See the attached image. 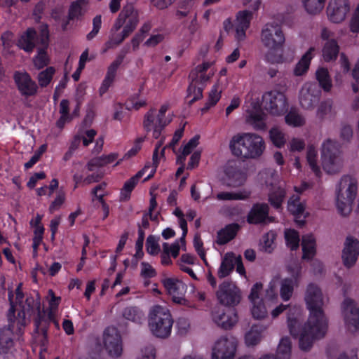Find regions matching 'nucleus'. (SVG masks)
<instances>
[{"label": "nucleus", "mask_w": 359, "mask_h": 359, "mask_svg": "<svg viewBox=\"0 0 359 359\" xmlns=\"http://www.w3.org/2000/svg\"><path fill=\"white\" fill-rule=\"evenodd\" d=\"M304 302L309 311L307 322L302 325L303 309L299 306H293L287 311V325L291 335L299 338L300 348L307 351L314 340L325 335L328 324L323 311V294L318 285L314 283L307 285Z\"/></svg>", "instance_id": "1"}, {"label": "nucleus", "mask_w": 359, "mask_h": 359, "mask_svg": "<svg viewBox=\"0 0 359 359\" xmlns=\"http://www.w3.org/2000/svg\"><path fill=\"white\" fill-rule=\"evenodd\" d=\"M11 304L8 310V327L0 330V353H7L13 346L15 336L20 334L22 329L29 322L32 315H36L35 325L40 329L43 320L44 311L41 309L40 297L38 294H30L25 298L19 284L14 292H9Z\"/></svg>", "instance_id": "2"}, {"label": "nucleus", "mask_w": 359, "mask_h": 359, "mask_svg": "<svg viewBox=\"0 0 359 359\" xmlns=\"http://www.w3.org/2000/svg\"><path fill=\"white\" fill-rule=\"evenodd\" d=\"M260 42L267 49L264 60L271 64L290 62L292 58L286 56L283 46L285 36L279 25L275 22L265 24L261 30Z\"/></svg>", "instance_id": "3"}, {"label": "nucleus", "mask_w": 359, "mask_h": 359, "mask_svg": "<svg viewBox=\"0 0 359 359\" xmlns=\"http://www.w3.org/2000/svg\"><path fill=\"white\" fill-rule=\"evenodd\" d=\"M232 154L243 158H257L264 153L266 145L263 138L257 134L244 133L234 135L230 141Z\"/></svg>", "instance_id": "4"}, {"label": "nucleus", "mask_w": 359, "mask_h": 359, "mask_svg": "<svg viewBox=\"0 0 359 359\" xmlns=\"http://www.w3.org/2000/svg\"><path fill=\"white\" fill-rule=\"evenodd\" d=\"M140 20V13L139 9L131 4L126 5L118 14L111 32H117L120 29H122V30L117 35L112 34L111 40L106 43L107 48H111L112 43L119 44L129 36L136 29Z\"/></svg>", "instance_id": "5"}, {"label": "nucleus", "mask_w": 359, "mask_h": 359, "mask_svg": "<svg viewBox=\"0 0 359 359\" xmlns=\"http://www.w3.org/2000/svg\"><path fill=\"white\" fill-rule=\"evenodd\" d=\"M358 194V180L351 175L343 176L335 192V205L341 216L348 217L351 214Z\"/></svg>", "instance_id": "6"}, {"label": "nucleus", "mask_w": 359, "mask_h": 359, "mask_svg": "<svg viewBox=\"0 0 359 359\" xmlns=\"http://www.w3.org/2000/svg\"><path fill=\"white\" fill-rule=\"evenodd\" d=\"M173 319L168 308L162 305L151 307L148 314V327L156 337L164 339L170 336Z\"/></svg>", "instance_id": "7"}, {"label": "nucleus", "mask_w": 359, "mask_h": 359, "mask_svg": "<svg viewBox=\"0 0 359 359\" xmlns=\"http://www.w3.org/2000/svg\"><path fill=\"white\" fill-rule=\"evenodd\" d=\"M170 104L164 102L157 112L154 109L149 110L144 116L143 126L148 132H152L154 138H158L163 130L171 123L173 113L170 111Z\"/></svg>", "instance_id": "8"}, {"label": "nucleus", "mask_w": 359, "mask_h": 359, "mask_svg": "<svg viewBox=\"0 0 359 359\" xmlns=\"http://www.w3.org/2000/svg\"><path fill=\"white\" fill-rule=\"evenodd\" d=\"M161 141L159 142L154 151L153 164L147 163L136 175L126 180L120 191V200L122 201H128L130 198L131 193L136 185L142 179V182H146L151 179L156 170L157 164L156 158L158 149L161 147Z\"/></svg>", "instance_id": "9"}, {"label": "nucleus", "mask_w": 359, "mask_h": 359, "mask_svg": "<svg viewBox=\"0 0 359 359\" xmlns=\"http://www.w3.org/2000/svg\"><path fill=\"white\" fill-rule=\"evenodd\" d=\"M339 144L330 139L323 142L321 148V164L329 174H334L342 167V160L339 155Z\"/></svg>", "instance_id": "10"}, {"label": "nucleus", "mask_w": 359, "mask_h": 359, "mask_svg": "<svg viewBox=\"0 0 359 359\" xmlns=\"http://www.w3.org/2000/svg\"><path fill=\"white\" fill-rule=\"evenodd\" d=\"M253 15L248 9L236 13L233 22L230 19H226L223 22L224 30L229 32L234 30V37L237 41H243L246 37V32L250 26Z\"/></svg>", "instance_id": "11"}, {"label": "nucleus", "mask_w": 359, "mask_h": 359, "mask_svg": "<svg viewBox=\"0 0 359 359\" xmlns=\"http://www.w3.org/2000/svg\"><path fill=\"white\" fill-rule=\"evenodd\" d=\"M250 313L256 320L264 319L268 316V304L263 298V285L261 283H255L248 295Z\"/></svg>", "instance_id": "12"}, {"label": "nucleus", "mask_w": 359, "mask_h": 359, "mask_svg": "<svg viewBox=\"0 0 359 359\" xmlns=\"http://www.w3.org/2000/svg\"><path fill=\"white\" fill-rule=\"evenodd\" d=\"M262 99L266 109L273 116H281L288 108V102L285 93L276 88L266 92L263 95Z\"/></svg>", "instance_id": "13"}, {"label": "nucleus", "mask_w": 359, "mask_h": 359, "mask_svg": "<svg viewBox=\"0 0 359 359\" xmlns=\"http://www.w3.org/2000/svg\"><path fill=\"white\" fill-rule=\"evenodd\" d=\"M246 121L257 130L264 129L266 127V115L261 108L259 97H253L248 95L245 103Z\"/></svg>", "instance_id": "14"}, {"label": "nucleus", "mask_w": 359, "mask_h": 359, "mask_svg": "<svg viewBox=\"0 0 359 359\" xmlns=\"http://www.w3.org/2000/svg\"><path fill=\"white\" fill-rule=\"evenodd\" d=\"M238 341L229 335L218 338L214 343L211 359H233L236 353Z\"/></svg>", "instance_id": "15"}, {"label": "nucleus", "mask_w": 359, "mask_h": 359, "mask_svg": "<svg viewBox=\"0 0 359 359\" xmlns=\"http://www.w3.org/2000/svg\"><path fill=\"white\" fill-rule=\"evenodd\" d=\"M350 11V0H329L327 15L332 22L341 23L346 20Z\"/></svg>", "instance_id": "16"}, {"label": "nucleus", "mask_w": 359, "mask_h": 359, "mask_svg": "<svg viewBox=\"0 0 359 359\" xmlns=\"http://www.w3.org/2000/svg\"><path fill=\"white\" fill-rule=\"evenodd\" d=\"M247 179L244 169L239 168L235 163H228L224 168L222 183L226 186L237 187L242 186Z\"/></svg>", "instance_id": "17"}, {"label": "nucleus", "mask_w": 359, "mask_h": 359, "mask_svg": "<svg viewBox=\"0 0 359 359\" xmlns=\"http://www.w3.org/2000/svg\"><path fill=\"white\" fill-rule=\"evenodd\" d=\"M104 347L109 356L119 357L123 351L121 337L117 329L107 327L103 334Z\"/></svg>", "instance_id": "18"}, {"label": "nucleus", "mask_w": 359, "mask_h": 359, "mask_svg": "<svg viewBox=\"0 0 359 359\" xmlns=\"http://www.w3.org/2000/svg\"><path fill=\"white\" fill-rule=\"evenodd\" d=\"M162 283L174 302H184L187 286L182 281L175 277H166L162 280Z\"/></svg>", "instance_id": "19"}, {"label": "nucleus", "mask_w": 359, "mask_h": 359, "mask_svg": "<svg viewBox=\"0 0 359 359\" xmlns=\"http://www.w3.org/2000/svg\"><path fill=\"white\" fill-rule=\"evenodd\" d=\"M217 297L224 305H235L240 302L241 291L235 284L224 282L219 285Z\"/></svg>", "instance_id": "20"}, {"label": "nucleus", "mask_w": 359, "mask_h": 359, "mask_svg": "<svg viewBox=\"0 0 359 359\" xmlns=\"http://www.w3.org/2000/svg\"><path fill=\"white\" fill-rule=\"evenodd\" d=\"M342 312L348 330L351 332L356 331L359 327V309L356 308L354 301L346 299L342 304Z\"/></svg>", "instance_id": "21"}, {"label": "nucleus", "mask_w": 359, "mask_h": 359, "mask_svg": "<svg viewBox=\"0 0 359 359\" xmlns=\"http://www.w3.org/2000/svg\"><path fill=\"white\" fill-rule=\"evenodd\" d=\"M172 213L177 218V222L182 230L181 238L172 244H168V253L175 258L178 256L180 250H186L185 237L188 229L187 224H186L182 210L179 208H176Z\"/></svg>", "instance_id": "22"}, {"label": "nucleus", "mask_w": 359, "mask_h": 359, "mask_svg": "<svg viewBox=\"0 0 359 359\" xmlns=\"http://www.w3.org/2000/svg\"><path fill=\"white\" fill-rule=\"evenodd\" d=\"M359 255V241L353 237L348 236L344 243V248L342 252V260L346 267L353 266Z\"/></svg>", "instance_id": "23"}, {"label": "nucleus", "mask_w": 359, "mask_h": 359, "mask_svg": "<svg viewBox=\"0 0 359 359\" xmlns=\"http://www.w3.org/2000/svg\"><path fill=\"white\" fill-rule=\"evenodd\" d=\"M19 91L24 95L32 96L37 91V85L25 72H18L14 75Z\"/></svg>", "instance_id": "24"}, {"label": "nucleus", "mask_w": 359, "mask_h": 359, "mask_svg": "<svg viewBox=\"0 0 359 359\" xmlns=\"http://www.w3.org/2000/svg\"><path fill=\"white\" fill-rule=\"evenodd\" d=\"M319 92L314 83H305L300 90L299 102L304 109H311L318 101Z\"/></svg>", "instance_id": "25"}, {"label": "nucleus", "mask_w": 359, "mask_h": 359, "mask_svg": "<svg viewBox=\"0 0 359 359\" xmlns=\"http://www.w3.org/2000/svg\"><path fill=\"white\" fill-rule=\"evenodd\" d=\"M213 320L220 327L229 329L238 321V316L233 309H217L212 313Z\"/></svg>", "instance_id": "26"}, {"label": "nucleus", "mask_w": 359, "mask_h": 359, "mask_svg": "<svg viewBox=\"0 0 359 359\" xmlns=\"http://www.w3.org/2000/svg\"><path fill=\"white\" fill-rule=\"evenodd\" d=\"M213 65L214 62L206 61L196 66L189 74L191 83L197 84L208 81L214 74V72L212 69L209 71Z\"/></svg>", "instance_id": "27"}, {"label": "nucleus", "mask_w": 359, "mask_h": 359, "mask_svg": "<svg viewBox=\"0 0 359 359\" xmlns=\"http://www.w3.org/2000/svg\"><path fill=\"white\" fill-rule=\"evenodd\" d=\"M248 222L250 224H259L271 222L269 216V206L265 203L254 205L248 215Z\"/></svg>", "instance_id": "28"}, {"label": "nucleus", "mask_w": 359, "mask_h": 359, "mask_svg": "<svg viewBox=\"0 0 359 359\" xmlns=\"http://www.w3.org/2000/svg\"><path fill=\"white\" fill-rule=\"evenodd\" d=\"M240 255L232 252L225 253L221 259V264L217 271L219 278L228 276L234 269L236 262H239Z\"/></svg>", "instance_id": "29"}, {"label": "nucleus", "mask_w": 359, "mask_h": 359, "mask_svg": "<svg viewBox=\"0 0 359 359\" xmlns=\"http://www.w3.org/2000/svg\"><path fill=\"white\" fill-rule=\"evenodd\" d=\"M287 209L294 216L295 222L299 225L304 223L308 214L305 212L304 204L299 201V196H293L289 199Z\"/></svg>", "instance_id": "30"}, {"label": "nucleus", "mask_w": 359, "mask_h": 359, "mask_svg": "<svg viewBox=\"0 0 359 359\" xmlns=\"http://www.w3.org/2000/svg\"><path fill=\"white\" fill-rule=\"evenodd\" d=\"M266 327L261 324H255L245 334V344L247 346L257 345L264 338Z\"/></svg>", "instance_id": "31"}, {"label": "nucleus", "mask_w": 359, "mask_h": 359, "mask_svg": "<svg viewBox=\"0 0 359 359\" xmlns=\"http://www.w3.org/2000/svg\"><path fill=\"white\" fill-rule=\"evenodd\" d=\"M298 285V281L290 278L279 279L280 297L284 302L289 301L292 297L294 287Z\"/></svg>", "instance_id": "32"}, {"label": "nucleus", "mask_w": 359, "mask_h": 359, "mask_svg": "<svg viewBox=\"0 0 359 359\" xmlns=\"http://www.w3.org/2000/svg\"><path fill=\"white\" fill-rule=\"evenodd\" d=\"M291 348L290 339L287 337H282L277 348V359H290ZM259 359H275V358L273 355H266Z\"/></svg>", "instance_id": "33"}, {"label": "nucleus", "mask_w": 359, "mask_h": 359, "mask_svg": "<svg viewBox=\"0 0 359 359\" xmlns=\"http://www.w3.org/2000/svg\"><path fill=\"white\" fill-rule=\"evenodd\" d=\"M280 276L274 275L264 291V300L268 304L276 303L278 299V287Z\"/></svg>", "instance_id": "34"}, {"label": "nucleus", "mask_w": 359, "mask_h": 359, "mask_svg": "<svg viewBox=\"0 0 359 359\" xmlns=\"http://www.w3.org/2000/svg\"><path fill=\"white\" fill-rule=\"evenodd\" d=\"M302 259L311 260L316 255V239L311 234H306L302 237Z\"/></svg>", "instance_id": "35"}, {"label": "nucleus", "mask_w": 359, "mask_h": 359, "mask_svg": "<svg viewBox=\"0 0 359 359\" xmlns=\"http://www.w3.org/2000/svg\"><path fill=\"white\" fill-rule=\"evenodd\" d=\"M314 48H310L302 57L294 68L293 72L295 76H302L309 69L312 58L314 56Z\"/></svg>", "instance_id": "36"}, {"label": "nucleus", "mask_w": 359, "mask_h": 359, "mask_svg": "<svg viewBox=\"0 0 359 359\" xmlns=\"http://www.w3.org/2000/svg\"><path fill=\"white\" fill-rule=\"evenodd\" d=\"M36 32L33 29H28L20 38L18 46L26 52L33 50L35 46Z\"/></svg>", "instance_id": "37"}, {"label": "nucleus", "mask_w": 359, "mask_h": 359, "mask_svg": "<svg viewBox=\"0 0 359 359\" xmlns=\"http://www.w3.org/2000/svg\"><path fill=\"white\" fill-rule=\"evenodd\" d=\"M339 48L335 40L327 41L322 50L323 60L326 62L334 60L339 54Z\"/></svg>", "instance_id": "38"}, {"label": "nucleus", "mask_w": 359, "mask_h": 359, "mask_svg": "<svg viewBox=\"0 0 359 359\" xmlns=\"http://www.w3.org/2000/svg\"><path fill=\"white\" fill-rule=\"evenodd\" d=\"M327 0H301L304 11L309 15H316L320 13L325 6Z\"/></svg>", "instance_id": "39"}, {"label": "nucleus", "mask_w": 359, "mask_h": 359, "mask_svg": "<svg viewBox=\"0 0 359 359\" xmlns=\"http://www.w3.org/2000/svg\"><path fill=\"white\" fill-rule=\"evenodd\" d=\"M306 161L315 175L319 176L320 175V168L318 165V151L313 145L309 146L307 148Z\"/></svg>", "instance_id": "40"}, {"label": "nucleus", "mask_w": 359, "mask_h": 359, "mask_svg": "<svg viewBox=\"0 0 359 359\" xmlns=\"http://www.w3.org/2000/svg\"><path fill=\"white\" fill-rule=\"evenodd\" d=\"M238 224H230L226 226L218 233L217 241L219 244H225L232 240L236 235L238 230Z\"/></svg>", "instance_id": "41"}, {"label": "nucleus", "mask_w": 359, "mask_h": 359, "mask_svg": "<svg viewBox=\"0 0 359 359\" xmlns=\"http://www.w3.org/2000/svg\"><path fill=\"white\" fill-rule=\"evenodd\" d=\"M123 316L125 319L135 323H141L144 318L143 311L135 306L127 307L123 312Z\"/></svg>", "instance_id": "42"}, {"label": "nucleus", "mask_w": 359, "mask_h": 359, "mask_svg": "<svg viewBox=\"0 0 359 359\" xmlns=\"http://www.w3.org/2000/svg\"><path fill=\"white\" fill-rule=\"evenodd\" d=\"M285 195V189L280 186H274L269 194V201L271 204L278 208L280 207Z\"/></svg>", "instance_id": "43"}, {"label": "nucleus", "mask_w": 359, "mask_h": 359, "mask_svg": "<svg viewBox=\"0 0 359 359\" xmlns=\"http://www.w3.org/2000/svg\"><path fill=\"white\" fill-rule=\"evenodd\" d=\"M285 123L292 127H301L306 123L305 118L297 110H290L285 116Z\"/></svg>", "instance_id": "44"}, {"label": "nucleus", "mask_w": 359, "mask_h": 359, "mask_svg": "<svg viewBox=\"0 0 359 359\" xmlns=\"http://www.w3.org/2000/svg\"><path fill=\"white\" fill-rule=\"evenodd\" d=\"M316 75L321 88L325 91H329L332 88V81L327 69L323 67L318 68Z\"/></svg>", "instance_id": "45"}, {"label": "nucleus", "mask_w": 359, "mask_h": 359, "mask_svg": "<svg viewBox=\"0 0 359 359\" xmlns=\"http://www.w3.org/2000/svg\"><path fill=\"white\" fill-rule=\"evenodd\" d=\"M199 144V136L196 135L192 137L183 147L182 154L177 158V161L184 164L187 155L194 152V149Z\"/></svg>", "instance_id": "46"}, {"label": "nucleus", "mask_w": 359, "mask_h": 359, "mask_svg": "<svg viewBox=\"0 0 359 359\" xmlns=\"http://www.w3.org/2000/svg\"><path fill=\"white\" fill-rule=\"evenodd\" d=\"M269 137L273 145L278 148L283 147L286 142L284 132L278 127H273L269 130Z\"/></svg>", "instance_id": "47"}, {"label": "nucleus", "mask_w": 359, "mask_h": 359, "mask_svg": "<svg viewBox=\"0 0 359 359\" xmlns=\"http://www.w3.org/2000/svg\"><path fill=\"white\" fill-rule=\"evenodd\" d=\"M87 0H77L72 3L69 12V18H74L83 15L87 11Z\"/></svg>", "instance_id": "48"}, {"label": "nucleus", "mask_w": 359, "mask_h": 359, "mask_svg": "<svg viewBox=\"0 0 359 359\" xmlns=\"http://www.w3.org/2000/svg\"><path fill=\"white\" fill-rule=\"evenodd\" d=\"M102 176L103 175L101 173H95L89 175L84 177L83 175L81 172L76 171V172H74L73 175V180L75 183L74 189H76L78 187V185L82 182L86 184H90L92 182L98 181L102 177Z\"/></svg>", "instance_id": "49"}, {"label": "nucleus", "mask_w": 359, "mask_h": 359, "mask_svg": "<svg viewBox=\"0 0 359 359\" xmlns=\"http://www.w3.org/2000/svg\"><path fill=\"white\" fill-rule=\"evenodd\" d=\"M46 301L48 303V319L52 320L53 318L54 314L57 309V307L60 302V297L55 296V293L52 290H49L48 291V294L46 295Z\"/></svg>", "instance_id": "50"}, {"label": "nucleus", "mask_w": 359, "mask_h": 359, "mask_svg": "<svg viewBox=\"0 0 359 359\" xmlns=\"http://www.w3.org/2000/svg\"><path fill=\"white\" fill-rule=\"evenodd\" d=\"M276 235L273 231H269L262 236L261 248L266 252H271L276 248L275 240Z\"/></svg>", "instance_id": "51"}, {"label": "nucleus", "mask_w": 359, "mask_h": 359, "mask_svg": "<svg viewBox=\"0 0 359 359\" xmlns=\"http://www.w3.org/2000/svg\"><path fill=\"white\" fill-rule=\"evenodd\" d=\"M222 92V88L219 83H216L212 86L209 93L208 100L206 102L205 109H208L217 103L220 100Z\"/></svg>", "instance_id": "52"}, {"label": "nucleus", "mask_w": 359, "mask_h": 359, "mask_svg": "<svg viewBox=\"0 0 359 359\" xmlns=\"http://www.w3.org/2000/svg\"><path fill=\"white\" fill-rule=\"evenodd\" d=\"M285 239L287 246L291 250H296L299 247V236L298 232L294 229L285 231Z\"/></svg>", "instance_id": "53"}, {"label": "nucleus", "mask_w": 359, "mask_h": 359, "mask_svg": "<svg viewBox=\"0 0 359 359\" xmlns=\"http://www.w3.org/2000/svg\"><path fill=\"white\" fill-rule=\"evenodd\" d=\"M50 62L49 56L46 50L43 48H39L37 54L33 58V63L36 69H41L46 66Z\"/></svg>", "instance_id": "54"}, {"label": "nucleus", "mask_w": 359, "mask_h": 359, "mask_svg": "<svg viewBox=\"0 0 359 359\" xmlns=\"http://www.w3.org/2000/svg\"><path fill=\"white\" fill-rule=\"evenodd\" d=\"M60 118L57 122L58 127L62 128L63 126L70 120L69 114V102L67 100H63L60 104Z\"/></svg>", "instance_id": "55"}, {"label": "nucleus", "mask_w": 359, "mask_h": 359, "mask_svg": "<svg viewBox=\"0 0 359 359\" xmlns=\"http://www.w3.org/2000/svg\"><path fill=\"white\" fill-rule=\"evenodd\" d=\"M55 68L49 67L45 70L41 72L38 75V81L41 87H45L50 82L53 74H55Z\"/></svg>", "instance_id": "56"}, {"label": "nucleus", "mask_w": 359, "mask_h": 359, "mask_svg": "<svg viewBox=\"0 0 359 359\" xmlns=\"http://www.w3.org/2000/svg\"><path fill=\"white\" fill-rule=\"evenodd\" d=\"M66 199V193L64 190L60 189L55 198L49 206V212L53 213L58 210L64 204Z\"/></svg>", "instance_id": "57"}, {"label": "nucleus", "mask_w": 359, "mask_h": 359, "mask_svg": "<svg viewBox=\"0 0 359 359\" xmlns=\"http://www.w3.org/2000/svg\"><path fill=\"white\" fill-rule=\"evenodd\" d=\"M159 238H156L154 236H150L147 239L146 246L147 251L151 255L158 254L160 252V246L158 244Z\"/></svg>", "instance_id": "58"}, {"label": "nucleus", "mask_w": 359, "mask_h": 359, "mask_svg": "<svg viewBox=\"0 0 359 359\" xmlns=\"http://www.w3.org/2000/svg\"><path fill=\"white\" fill-rule=\"evenodd\" d=\"M146 104L147 100L145 98L140 96L132 97L128 100L126 103V108L129 110H138L144 107Z\"/></svg>", "instance_id": "59"}, {"label": "nucleus", "mask_w": 359, "mask_h": 359, "mask_svg": "<svg viewBox=\"0 0 359 359\" xmlns=\"http://www.w3.org/2000/svg\"><path fill=\"white\" fill-rule=\"evenodd\" d=\"M301 265L297 262H293L286 266V271L290 275V278L297 281L301 275Z\"/></svg>", "instance_id": "60"}, {"label": "nucleus", "mask_w": 359, "mask_h": 359, "mask_svg": "<svg viewBox=\"0 0 359 359\" xmlns=\"http://www.w3.org/2000/svg\"><path fill=\"white\" fill-rule=\"evenodd\" d=\"M101 26H102V16H101V15H97L93 19V29L90 31V32H89L87 34V36H86L87 39L92 40L93 39H94L95 37V36L98 34V32L101 28Z\"/></svg>", "instance_id": "61"}, {"label": "nucleus", "mask_w": 359, "mask_h": 359, "mask_svg": "<svg viewBox=\"0 0 359 359\" xmlns=\"http://www.w3.org/2000/svg\"><path fill=\"white\" fill-rule=\"evenodd\" d=\"M196 85L194 83H191L188 89V97L190 99V102H195L202 97V88L196 87Z\"/></svg>", "instance_id": "62"}, {"label": "nucleus", "mask_w": 359, "mask_h": 359, "mask_svg": "<svg viewBox=\"0 0 359 359\" xmlns=\"http://www.w3.org/2000/svg\"><path fill=\"white\" fill-rule=\"evenodd\" d=\"M349 29L352 33L359 32V4L355 9L349 22Z\"/></svg>", "instance_id": "63"}, {"label": "nucleus", "mask_w": 359, "mask_h": 359, "mask_svg": "<svg viewBox=\"0 0 359 359\" xmlns=\"http://www.w3.org/2000/svg\"><path fill=\"white\" fill-rule=\"evenodd\" d=\"M196 264V259L190 254H183L178 261V265L180 269L187 267Z\"/></svg>", "instance_id": "64"}]
</instances>
